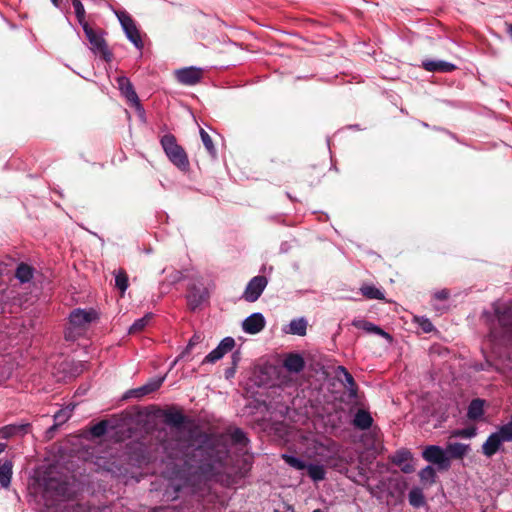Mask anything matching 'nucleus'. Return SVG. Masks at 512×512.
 Returning <instances> with one entry per match:
<instances>
[{"label":"nucleus","instance_id":"f257e3e1","mask_svg":"<svg viewBox=\"0 0 512 512\" xmlns=\"http://www.w3.org/2000/svg\"><path fill=\"white\" fill-rule=\"evenodd\" d=\"M162 421L171 426L172 434L170 440L162 439V450L169 459L162 476L180 482L173 485L174 492L181 486L201 487L218 481L230 459L227 444L200 431L181 411L162 409Z\"/></svg>","mask_w":512,"mask_h":512},{"label":"nucleus","instance_id":"f03ea898","mask_svg":"<svg viewBox=\"0 0 512 512\" xmlns=\"http://www.w3.org/2000/svg\"><path fill=\"white\" fill-rule=\"evenodd\" d=\"M127 454L129 459L140 463L144 458V450L138 444H130L127 446ZM126 453L123 455L98 454L92 455V462L97 472H106L115 478H127L130 473V466L125 462Z\"/></svg>","mask_w":512,"mask_h":512},{"label":"nucleus","instance_id":"7ed1b4c3","mask_svg":"<svg viewBox=\"0 0 512 512\" xmlns=\"http://www.w3.org/2000/svg\"><path fill=\"white\" fill-rule=\"evenodd\" d=\"M162 150L180 172L187 173L190 170L188 154L173 134L168 132L162 135Z\"/></svg>","mask_w":512,"mask_h":512},{"label":"nucleus","instance_id":"20e7f679","mask_svg":"<svg viewBox=\"0 0 512 512\" xmlns=\"http://www.w3.org/2000/svg\"><path fill=\"white\" fill-rule=\"evenodd\" d=\"M82 29L90 44V50L93 54L99 56L105 62H110L113 54L108 48L102 31L97 32L90 25H83Z\"/></svg>","mask_w":512,"mask_h":512},{"label":"nucleus","instance_id":"39448f33","mask_svg":"<svg viewBox=\"0 0 512 512\" xmlns=\"http://www.w3.org/2000/svg\"><path fill=\"white\" fill-rule=\"evenodd\" d=\"M116 82L121 95L126 99L130 106L135 108L139 120L145 123V110L140 103L139 97L130 79L126 76H119L117 77Z\"/></svg>","mask_w":512,"mask_h":512},{"label":"nucleus","instance_id":"423d86ee","mask_svg":"<svg viewBox=\"0 0 512 512\" xmlns=\"http://www.w3.org/2000/svg\"><path fill=\"white\" fill-rule=\"evenodd\" d=\"M114 14L117 17L126 38L134 45L135 48L141 50L143 48V41L131 15L126 10H115Z\"/></svg>","mask_w":512,"mask_h":512},{"label":"nucleus","instance_id":"0eeeda50","mask_svg":"<svg viewBox=\"0 0 512 512\" xmlns=\"http://www.w3.org/2000/svg\"><path fill=\"white\" fill-rule=\"evenodd\" d=\"M135 420L146 433L156 431L160 423V406L151 405L142 408L136 413Z\"/></svg>","mask_w":512,"mask_h":512},{"label":"nucleus","instance_id":"6e6552de","mask_svg":"<svg viewBox=\"0 0 512 512\" xmlns=\"http://www.w3.org/2000/svg\"><path fill=\"white\" fill-rule=\"evenodd\" d=\"M422 457L429 463L437 465L441 471H447L450 466V459L446 454V450H443L437 445H428L422 452Z\"/></svg>","mask_w":512,"mask_h":512},{"label":"nucleus","instance_id":"1a4fd4ad","mask_svg":"<svg viewBox=\"0 0 512 512\" xmlns=\"http://www.w3.org/2000/svg\"><path fill=\"white\" fill-rule=\"evenodd\" d=\"M99 319L98 312L93 309H82L75 308L73 309L68 317L69 325L73 326V328L83 329L87 324L95 322Z\"/></svg>","mask_w":512,"mask_h":512},{"label":"nucleus","instance_id":"9d476101","mask_svg":"<svg viewBox=\"0 0 512 512\" xmlns=\"http://www.w3.org/2000/svg\"><path fill=\"white\" fill-rule=\"evenodd\" d=\"M160 389V376L156 375L152 379H150L146 384L127 390L123 396L122 400L129 399H141L142 397L149 395L153 392H156Z\"/></svg>","mask_w":512,"mask_h":512},{"label":"nucleus","instance_id":"9b49d317","mask_svg":"<svg viewBox=\"0 0 512 512\" xmlns=\"http://www.w3.org/2000/svg\"><path fill=\"white\" fill-rule=\"evenodd\" d=\"M268 284L267 278L263 275L253 277L247 284L243 298L247 302H255L259 299Z\"/></svg>","mask_w":512,"mask_h":512},{"label":"nucleus","instance_id":"f8f14e48","mask_svg":"<svg viewBox=\"0 0 512 512\" xmlns=\"http://www.w3.org/2000/svg\"><path fill=\"white\" fill-rule=\"evenodd\" d=\"M177 81L183 85L193 86L201 82L203 70L196 67H186L174 72Z\"/></svg>","mask_w":512,"mask_h":512},{"label":"nucleus","instance_id":"ddd939ff","mask_svg":"<svg viewBox=\"0 0 512 512\" xmlns=\"http://www.w3.org/2000/svg\"><path fill=\"white\" fill-rule=\"evenodd\" d=\"M208 298L205 287L192 285L187 292V303L191 310L197 309Z\"/></svg>","mask_w":512,"mask_h":512},{"label":"nucleus","instance_id":"4468645a","mask_svg":"<svg viewBox=\"0 0 512 512\" xmlns=\"http://www.w3.org/2000/svg\"><path fill=\"white\" fill-rule=\"evenodd\" d=\"M30 427L28 422L8 424L0 428V437L8 440L14 436H24L29 433Z\"/></svg>","mask_w":512,"mask_h":512},{"label":"nucleus","instance_id":"2eb2a0df","mask_svg":"<svg viewBox=\"0 0 512 512\" xmlns=\"http://www.w3.org/2000/svg\"><path fill=\"white\" fill-rule=\"evenodd\" d=\"M265 327V318L261 313H253L242 323L243 330L248 334H257Z\"/></svg>","mask_w":512,"mask_h":512},{"label":"nucleus","instance_id":"dca6fc26","mask_svg":"<svg viewBox=\"0 0 512 512\" xmlns=\"http://www.w3.org/2000/svg\"><path fill=\"white\" fill-rule=\"evenodd\" d=\"M411 459L412 454L408 450H399L390 457L391 462L399 466L402 472L407 474L414 471V466L410 463Z\"/></svg>","mask_w":512,"mask_h":512},{"label":"nucleus","instance_id":"f3484780","mask_svg":"<svg viewBox=\"0 0 512 512\" xmlns=\"http://www.w3.org/2000/svg\"><path fill=\"white\" fill-rule=\"evenodd\" d=\"M46 492H54L55 495L60 499H69L70 498V486L65 481H59L56 479H49L45 483Z\"/></svg>","mask_w":512,"mask_h":512},{"label":"nucleus","instance_id":"a211bd4d","mask_svg":"<svg viewBox=\"0 0 512 512\" xmlns=\"http://www.w3.org/2000/svg\"><path fill=\"white\" fill-rule=\"evenodd\" d=\"M422 67L428 72H452L456 69V66L452 63L442 60H429L422 61Z\"/></svg>","mask_w":512,"mask_h":512},{"label":"nucleus","instance_id":"6ab92c4d","mask_svg":"<svg viewBox=\"0 0 512 512\" xmlns=\"http://www.w3.org/2000/svg\"><path fill=\"white\" fill-rule=\"evenodd\" d=\"M352 325L357 329H363L369 333L377 334L389 341L392 340V337L389 333L385 332L381 327L374 325L371 322L362 319H354L352 321Z\"/></svg>","mask_w":512,"mask_h":512},{"label":"nucleus","instance_id":"aec40b11","mask_svg":"<svg viewBox=\"0 0 512 512\" xmlns=\"http://www.w3.org/2000/svg\"><path fill=\"white\" fill-rule=\"evenodd\" d=\"M503 441L498 434L492 433L488 436L487 440L482 445V453L490 458L495 455L501 448Z\"/></svg>","mask_w":512,"mask_h":512},{"label":"nucleus","instance_id":"412c9836","mask_svg":"<svg viewBox=\"0 0 512 512\" xmlns=\"http://www.w3.org/2000/svg\"><path fill=\"white\" fill-rule=\"evenodd\" d=\"M283 366L291 373H299L304 369L305 361L301 355L290 353L284 359Z\"/></svg>","mask_w":512,"mask_h":512},{"label":"nucleus","instance_id":"4be33fe9","mask_svg":"<svg viewBox=\"0 0 512 512\" xmlns=\"http://www.w3.org/2000/svg\"><path fill=\"white\" fill-rule=\"evenodd\" d=\"M34 273L35 268L32 265L25 262H20L15 269V278L21 284H26L33 279Z\"/></svg>","mask_w":512,"mask_h":512},{"label":"nucleus","instance_id":"5701e85b","mask_svg":"<svg viewBox=\"0 0 512 512\" xmlns=\"http://www.w3.org/2000/svg\"><path fill=\"white\" fill-rule=\"evenodd\" d=\"M352 424L359 430H367L372 426L373 418L368 411L359 409L354 416Z\"/></svg>","mask_w":512,"mask_h":512},{"label":"nucleus","instance_id":"b1692460","mask_svg":"<svg viewBox=\"0 0 512 512\" xmlns=\"http://www.w3.org/2000/svg\"><path fill=\"white\" fill-rule=\"evenodd\" d=\"M13 464L10 460L0 459V485L3 488L9 487L13 474Z\"/></svg>","mask_w":512,"mask_h":512},{"label":"nucleus","instance_id":"393cba45","mask_svg":"<svg viewBox=\"0 0 512 512\" xmlns=\"http://www.w3.org/2000/svg\"><path fill=\"white\" fill-rule=\"evenodd\" d=\"M469 451V445L455 442L448 443L446 446V454H448L449 459H462Z\"/></svg>","mask_w":512,"mask_h":512},{"label":"nucleus","instance_id":"a878e982","mask_svg":"<svg viewBox=\"0 0 512 512\" xmlns=\"http://www.w3.org/2000/svg\"><path fill=\"white\" fill-rule=\"evenodd\" d=\"M484 403L485 401L480 398L473 399L468 406V418L471 420L481 418L484 414Z\"/></svg>","mask_w":512,"mask_h":512},{"label":"nucleus","instance_id":"bb28decb","mask_svg":"<svg viewBox=\"0 0 512 512\" xmlns=\"http://www.w3.org/2000/svg\"><path fill=\"white\" fill-rule=\"evenodd\" d=\"M74 408H75V404L71 403L64 408L59 409L53 415L54 422L59 426L66 423L71 418Z\"/></svg>","mask_w":512,"mask_h":512},{"label":"nucleus","instance_id":"cd10ccee","mask_svg":"<svg viewBox=\"0 0 512 512\" xmlns=\"http://www.w3.org/2000/svg\"><path fill=\"white\" fill-rule=\"evenodd\" d=\"M308 476L315 482L325 479L326 470L323 465L319 464H306Z\"/></svg>","mask_w":512,"mask_h":512},{"label":"nucleus","instance_id":"c85d7f7f","mask_svg":"<svg viewBox=\"0 0 512 512\" xmlns=\"http://www.w3.org/2000/svg\"><path fill=\"white\" fill-rule=\"evenodd\" d=\"M307 330V321L303 318L294 319L289 324V333L298 336H305Z\"/></svg>","mask_w":512,"mask_h":512},{"label":"nucleus","instance_id":"c756f323","mask_svg":"<svg viewBox=\"0 0 512 512\" xmlns=\"http://www.w3.org/2000/svg\"><path fill=\"white\" fill-rule=\"evenodd\" d=\"M410 505L415 508L422 507L425 504V497L420 488H413L408 494Z\"/></svg>","mask_w":512,"mask_h":512},{"label":"nucleus","instance_id":"7c9ffc66","mask_svg":"<svg viewBox=\"0 0 512 512\" xmlns=\"http://www.w3.org/2000/svg\"><path fill=\"white\" fill-rule=\"evenodd\" d=\"M72 6L79 25L81 27H83V25H89V23L85 20L86 12L81 0H72Z\"/></svg>","mask_w":512,"mask_h":512},{"label":"nucleus","instance_id":"2f4dec72","mask_svg":"<svg viewBox=\"0 0 512 512\" xmlns=\"http://www.w3.org/2000/svg\"><path fill=\"white\" fill-rule=\"evenodd\" d=\"M339 371H341L344 375V382H345V385L348 387L349 389V392H350V396H356L357 394V384L353 378V376L351 375V373L348 372V370L343 367V366H339L338 367Z\"/></svg>","mask_w":512,"mask_h":512},{"label":"nucleus","instance_id":"473e14b6","mask_svg":"<svg viewBox=\"0 0 512 512\" xmlns=\"http://www.w3.org/2000/svg\"><path fill=\"white\" fill-rule=\"evenodd\" d=\"M129 286V279L127 273L119 269L115 273V287L119 289L122 293H124Z\"/></svg>","mask_w":512,"mask_h":512},{"label":"nucleus","instance_id":"72a5a7b5","mask_svg":"<svg viewBox=\"0 0 512 512\" xmlns=\"http://www.w3.org/2000/svg\"><path fill=\"white\" fill-rule=\"evenodd\" d=\"M108 425L109 422L107 420H100L90 427V434L95 438L102 437L107 433Z\"/></svg>","mask_w":512,"mask_h":512},{"label":"nucleus","instance_id":"f704fd0d","mask_svg":"<svg viewBox=\"0 0 512 512\" xmlns=\"http://www.w3.org/2000/svg\"><path fill=\"white\" fill-rule=\"evenodd\" d=\"M362 295L368 299H384V294L373 285H364L361 287Z\"/></svg>","mask_w":512,"mask_h":512},{"label":"nucleus","instance_id":"c9c22d12","mask_svg":"<svg viewBox=\"0 0 512 512\" xmlns=\"http://www.w3.org/2000/svg\"><path fill=\"white\" fill-rule=\"evenodd\" d=\"M419 477L422 482H428L430 484H433L435 483L436 479V471L432 466L428 465L421 469V471L419 472Z\"/></svg>","mask_w":512,"mask_h":512},{"label":"nucleus","instance_id":"e433bc0d","mask_svg":"<svg viewBox=\"0 0 512 512\" xmlns=\"http://www.w3.org/2000/svg\"><path fill=\"white\" fill-rule=\"evenodd\" d=\"M200 136H201V140L207 150V152L211 155V156H215L217 151H216V148L213 144V141H212V138L210 137V135L208 134V132H206L204 129H200Z\"/></svg>","mask_w":512,"mask_h":512},{"label":"nucleus","instance_id":"4c0bfd02","mask_svg":"<svg viewBox=\"0 0 512 512\" xmlns=\"http://www.w3.org/2000/svg\"><path fill=\"white\" fill-rule=\"evenodd\" d=\"M282 459L289 466L293 467L296 470H304L306 468V463L304 461H302L301 459L295 457V456L288 455V454H283L282 455Z\"/></svg>","mask_w":512,"mask_h":512},{"label":"nucleus","instance_id":"58836bf2","mask_svg":"<svg viewBox=\"0 0 512 512\" xmlns=\"http://www.w3.org/2000/svg\"><path fill=\"white\" fill-rule=\"evenodd\" d=\"M495 433L498 434V436L500 437V439L503 442H511L512 441V423L509 422V423L501 426L499 428V430Z\"/></svg>","mask_w":512,"mask_h":512},{"label":"nucleus","instance_id":"ea45409f","mask_svg":"<svg viewBox=\"0 0 512 512\" xmlns=\"http://www.w3.org/2000/svg\"><path fill=\"white\" fill-rule=\"evenodd\" d=\"M231 439L234 444L246 446L249 442L248 438L246 437V434L241 430L240 428H236L231 433Z\"/></svg>","mask_w":512,"mask_h":512},{"label":"nucleus","instance_id":"a19ab883","mask_svg":"<svg viewBox=\"0 0 512 512\" xmlns=\"http://www.w3.org/2000/svg\"><path fill=\"white\" fill-rule=\"evenodd\" d=\"M147 322H148V315L135 320L134 323L129 327L128 332L130 334H133V333L141 331L147 325Z\"/></svg>","mask_w":512,"mask_h":512},{"label":"nucleus","instance_id":"79ce46f5","mask_svg":"<svg viewBox=\"0 0 512 512\" xmlns=\"http://www.w3.org/2000/svg\"><path fill=\"white\" fill-rule=\"evenodd\" d=\"M416 321L424 333H430L434 330V325L428 318L416 317Z\"/></svg>","mask_w":512,"mask_h":512},{"label":"nucleus","instance_id":"37998d69","mask_svg":"<svg viewBox=\"0 0 512 512\" xmlns=\"http://www.w3.org/2000/svg\"><path fill=\"white\" fill-rule=\"evenodd\" d=\"M219 350L224 354L232 351L235 346V340L232 337H226L219 343Z\"/></svg>","mask_w":512,"mask_h":512},{"label":"nucleus","instance_id":"c03bdc74","mask_svg":"<svg viewBox=\"0 0 512 512\" xmlns=\"http://www.w3.org/2000/svg\"><path fill=\"white\" fill-rule=\"evenodd\" d=\"M225 354L219 350V346H217L214 350H212L203 360V363H215L217 360L221 359Z\"/></svg>","mask_w":512,"mask_h":512},{"label":"nucleus","instance_id":"a18cd8bd","mask_svg":"<svg viewBox=\"0 0 512 512\" xmlns=\"http://www.w3.org/2000/svg\"><path fill=\"white\" fill-rule=\"evenodd\" d=\"M476 435L475 427H468L460 430H456L453 432L454 437H463V438H471Z\"/></svg>","mask_w":512,"mask_h":512},{"label":"nucleus","instance_id":"49530a36","mask_svg":"<svg viewBox=\"0 0 512 512\" xmlns=\"http://www.w3.org/2000/svg\"><path fill=\"white\" fill-rule=\"evenodd\" d=\"M450 297V291L448 289H442L435 292L434 298L440 301L447 300Z\"/></svg>","mask_w":512,"mask_h":512},{"label":"nucleus","instance_id":"de8ad7c7","mask_svg":"<svg viewBox=\"0 0 512 512\" xmlns=\"http://www.w3.org/2000/svg\"><path fill=\"white\" fill-rule=\"evenodd\" d=\"M497 315H498V321L500 323L501 326H508L510 324V321L507 317V313L506 312H500V311H497Z\"/></svg>","mask_w":512,"mask_h":512},{"label":"nucleus","instance_id":"09e8293b","mask_svg":"<svg viewBox=\"0 0 512 512\" xmlns=\"http://www.w3.org/2000/svg\"><path fill=\"white\" fill-rule=\"evenodd\" d=\"M77 328H73V326H69L65 332H64V337L67 341H73L76 339V335L74 334V331L76 330Z\"/></svg>","mask_w":512,"mask_h":512},{"label":"nucleus","instance_id":"8fccbe9b","mask_svg":"<svg viewBox=\"0 0 512 512\" xmlns=\"http://www.w3.org/2000/svg\"><path fill=\"white\" fill-rule=\"evenodd\" d=\"M236 366H231L225 370V377L226 379H231L235 376L236 373Z\"/></svg>","mask_w":512,"mask_h":512},{"label":"nucleus","instance_id":"3c124183","mask_svg":"<svg viewBox=\"0 0 512 512\" xmlns=\"http://www.w3.org/2000/svg\"><path fill=\"white\" fill-rule=\"evenodd\" d=\"M231 359H232V365L237 367V365H238V363H239V361H240V359H241V353H240V351H235V352L232 354Z\"/></svg>","mask_w":512,"mask_h":512},{"label":"nucleus","instance_id":"603ef678","mask_svg":"<svg viewBox=\"0 0 512 512\" xmlns=\"http://www.w3.org/2000/svg\"><path fill=\"white\" fill-rule=\"evenodd\" d=\"M202 341V337L201 335H194L190 341H189V344H188V348H191L192 346L196 345L197 343L201 342Z\"/></svg>","mask_w":512,"mask_h":512},{"label":"nucleus","instance_id":"864d4df0","mask_svg":"<svg viewBox=\"0 0 512 512\" xmlns=\"http://www.w3.org/2000/svg\"><path fill=\"white\" fill-rule=\"evenodd\" d=\"M5 300H6V296L3 292H0V313H4L5 312Z\"/></svg>","mask_w":512,"mask_h":512},{"label":"nucleus","instance_id":"5fc2aeb1","mask_svg":"<svg viewBox=\"0 0 512 512\" xmlns=\"http://www.w3.org/2000/svg\"><path fill=\"white\" fill-rule=\"evenodd\" d=\"M59 425H57L55 422L52 426H50L47 430H46V435L48 437H52L53 433L58 429Z\"/></svg>","mask_w":512,"mask_h":512},{"label":"nucleus","instance_id":"6e6d98bb","mask_svg":"<svg viewBox=\"0 0 512 512\" xmlns=\"http://www.w3.org/2000/svg\"><path fill=\"white\" fill-rule=\"evenodd\" d=\"M180 279H181V273L177 272L176 275L173 277V280L171 281V283L178 282Z\"/></svg>","mask_w":512,"mask_h":512},{"label":"nucleus","instance_id":"4d7b16f0","mask_svg":"<svg viewBox=\"0 0 512 512\" xmlns=\"http://www.w3.org/2000/svg\"><path fill=\"white\" fill-rule=\"evenodd\" d=\"M6 448H7V444L0 442V454L3 453Z\"/></svg>","mask_w":512,"mask_h":512},{"label":"nucleus","instance_id":"13d9d810","mask_svg":"<svg viewBox=\"0 0 512 512\" xmlns=\"http://www.w3.org/2000/svg\"><path fill=\"white\" fill-rule=\"evenodd\" d=\"M507 32L509 33V35H510V36H511V38H512V24H511V25H508Z\"/></svg>","mask_w":512,"mask_h":512},{"label":"nucleus","instance_id":"bf43d9fd","mask_svg":"<svg viewBox=\"0 0 512 512\" xmlns=\"http://www.w3.org/2000/svg\"><path fill=\"white\" fill-rule=\"evenodd\" d=\"M50 1H51V2H52V4H53L54 6H56V7L59 5V0H50Z\"/></svg>","mask_w":512,"mask_h":512},{"label":"nucleus","instance_id":"052dcab7","mask_svg":"<svg viewBox=\"0 0 512 512\" xmlns=\"http://www.w3.org/2000/svg\"><path fill=\"white\" fill-rule=\"evenodd\" d=\"M152 512H160V507H154Z\"/></svg>","mask_w":512,"mask_h":512},{"label":"nucleus","instance_id":"680f3d73","mask_svg":"<svg viewBox=\"0 0 512 512\" xmlns=\"http://www.w3.org/2000/svg\"><path fill=\"white\" fill-rule=\"evenodd\" d=\"M313 512H323L321 509H315Z\"/></svg>","mask_w":512,"mask_h":512},{"label":"nucleus","instance_id":"e2e57ef3","mask_svg":"<svg viewBox=\"0 0 512 512\" xmlns=\"http://www.w3.org/2000/svg\"><path fill=\"white\" fill-rule=\"evenodd\" d=\"M161 131L163 133L164 131H166V128H164V126H162Z\"/></svg>","mask_w":512,"mask_h":512}]
</instances>
